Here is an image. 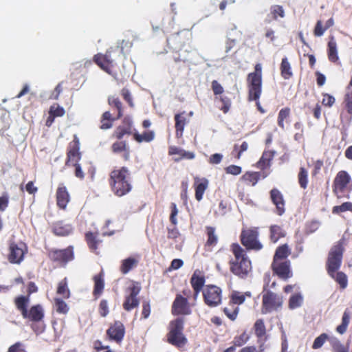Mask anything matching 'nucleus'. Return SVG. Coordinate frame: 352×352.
<instances>
[{
    "mask_svg": "<svg viewBox=\"0 0 352 352\" xmlns=\"http://www.w3.org/2000/svg\"><path fill=\"white\" fill-rule=\"evenodd\" d=\"M328 339L329 336L327 333H322L315 339L312 345V348L314 349H318L320 348Z\"/></svg>",
    "mask_w": 352,
    "mask_h": 352,
    "instance_id": "6e6d98bb",
    "label": "nucleus"
},
{
    "mask_svg": "<svg viewBox=\"0 0 352 352\" xmlns=\"http://www.w3.org/2000/svg\"><path fill=\"white\" fill-rule=\"evenodd\" d=\"M251 298L252 294L250 292H246L245 293H242L239 291H232L230 296V302L229 306L232 305H240L243 304L246 298Z\"/></svg>",
    "mask_w": 352,
    "mask_h": 352,
    "instance_id": "7c9ffc66",
    "label": "nucleus"
},
{
    "mask_svg": "<svg viewBox=\"0 0 352 352\" xmlns=\"http://www.w3.org/2000/svg\"><path fill=\"white\" fill-rule=\"evenodd\" d=\"M254 333L258 338V342L260 341L264 344L267 340V335L266 331V327L263 319H258L254 324Z\"/></svg>",
    "mask_w": 352,
    "mask_h": 352,
    "instance_id": "cd10ccee",
    "label": "nucleus"
},
{
    "mask_svg": "<svg viewBox=\"0 0 352 352\" xmlns=\"http://www.w3.org/2000/svg\"><path fill=\"white\" fill-rule=\"evenodd\" d=\"M231 250L234 258L229 261L230 271L238 278L245 279L252 272L251 261L238 243H233Z\"/></svg>",
    "mask_w": 352,
    "mask_h": 352,
    "instance_id": "20e7f679",
    "label": "nucleus"
},
{
    "mask_svg": "<svg viewBox=\"0 0 352 352\" xmlns=\"http://www.w3.org/2000/svg\"><path fill=\"white\" fill-rule=\"evenodd\" d=\"M184 318H177L169 323L168 332L166 334L167 342L178 348H183L188 342V340L184 334Z\"/></svg>",
    "mask_w": 352,
    "mask_h": 352,
    "instance_id": "0eeeda50",
    "label": "nucleus"
},
{
    "mask_svg": "<svg viewBox=\"0 0 352 352\" xmlns=\"http://www.w3.org/2000/svg\"><path fill=\"white\" fill-rule=\"evenodd\" d=\"M283 296L270 290L263 288L262 296L261 312L263 314L277 311L283 306Z\"/></svg>",
    "mask_w": 352,
    "mask_h": 352,
    "instance_id": "9d476101",
    "label": "nucleus"
},
{
    "mask_svg": "<svg viewBox=\"0 0 352 352\" xmlns=\"http://www.w3.org/2000/svg\"><path fill=\"white\" fill-rule=\"evenodd\" d=\"M124 122L126 123V126H118L113 132V137L121 140L124 135H131L132 122L129 118H125Z\"/></svg>",
    "mask_w": 352,
    "mask_h": 352,
    "instance_id": "72a5a7b5",
    "label": "nucleus"
},
{
    "mask_svg": "<svg viewBox=\"0 0 352 352\" xmlns=\"http://www.w3.org/2000/svg\"><path fill=\"white\" fill-rule=\"evenodd\" d=\"M268 172H254L248 171L245 173L241 177V179L247 184L250 186H255L261 178H265L268 176Z\"/></svg>",
    "mask_w": 352,
    "mask_h": 352,
    "instance_id": "4be33fe9",
    "label": "nucleus"
},
{
    "mask_svg": "<svg viewBox=\"0 0 352 352\" xmlns=\"http://www.w3.org/2000/svg\"><path fill=\"white\" fill-rule=\"evenodd\" d=\"M111 151L114 153H123V159L125 161L129 160L130 148L126 141H116L111 145Z\"/></svg>",
    "mask_w": 352,
    "mask_h": 352,
    "instance_id": "bb28decb",
    "label": "nucleus"
},
{
    "mask_svg": "<svg viewBox=\"0 0 352 352\" xmlns=\"http://www.w3.org/2000/svg\"><path fill=\"white\" fill-rule=\"evenodd\" d=\"M250 339V336L246 331H243L240 335L236 336L232 341L233 346H241L244 345Z\"/></svg>",
    "mask_w": 352,
    "mask_h": 352,
    "instance_id": "de8ad7c7",
    "label": "nucleus"
},
{
    "mask_svg": "<svg viewBox=\"0 0 352 352\" xmlns=\"http://www.w3.org/2000/svg\"><path fill=\"white\" fill-rule=\"evenodd\" d=\"M103 273L100 272L94 276V287L93 296L96 299L98 298L103 292L104 288V280Z\"/></svg>",
    "mask_w": 352,
    "mask_h": 352,
    "instance_id": "473e14b6",
    "label": "nucleus"
},
{
    "mask_svg": "<svg viewBox=\"0 0 352 352\" xmlns=\"http://www.w3.org/2000/svg\"><path fill=\"white\" fill-rule=\"evenodd\" d=\"M349 181V175L344 171L340 172L334 181V192L338 194V190H341L343 188H344L348 184Z\"/></svg>",
    "mask_w": 352,
    "mask_h": 352,
    "instance_id": "c9c22d12",
    "label": "nucleus"
},
{
    "mask_svg": "<svg viewBox=\"0 0 352 352\" xmlns=\"http://www.w3.org/2000/svg\"><path fill=\"white\" fill-rule=\"evenodd\" d=\"M290 254L291 249L287 244L279 245L275 250L271 264L273 274L284 280L292 278L293 276L291 262L287 259Z\"/></svg>",
    "mask_w": 352,
    "mask_h": 352,
    "instance_id": "7ed1b4c3",
    "label": "nucleus"
},
{
    "mask_svg": "<svg viewBox=\"0 0 352 352\" xmlns=\"http://www.w3.org/2000/svg\"><path fill=\"white\" fill-rule=\"evenodd\" d=\"M214 98L215 100L220 104V105L218 107L219 109L225 114L228 113L232 107L231 99L225 94H223Z\"/></svg>",
    "mask_w": 352,
    "mask_h": 352,
    "instance_id": "a19ab883",
    "label": "nucleus"
},
{
    "mask_svg": "<svg viewBox=\"0 0 352 352\" xmlns=\"http://www.w3.org/2000/svg\"><path fill=\"white\" fill-rule=\"evenodd\" d=\"M28 252L27 244L21 241L15 242L9 241L7 260L13 265H20L25 259Z\"/></svg>",
    "mask_w": 352,
    "mask_h": 352,
    "instance_id": "1a4fd4ad",
    "label": "nucleus"
},
{
    "mask_svg": "<svg viewBox=\"0 0 352 352\" xmlns=\"http://www.w3.org/2000/svg\"><path fill=\"white\" fill-rule=\"evenodd\" d=\"M71 166L74 167V175L75 176L80 180H82L85 178V174L82 170V167L78 162L72 163Z\"/></svg>",
    "mask_w": 352,
    "mask_h": 352,
    "instance_id": "0e129e2a",
    "label": "nucleus"
},
{
    "mask_svg": "<svg viewBox=\"0 0 352 352\" xmlns=\"http://www.w3.org/2000/svg\"><path fill=\"white\" fill-rule=\"evenodd\" d=\"M30 302L29 295H19L14 299L15 307L21 313L23 318L31 322L30 327L34 333L40 334L45 329L44 309L40 304L32 305L28 309Z\"/></svg>",
    "mask_w": 352,
    "mask_h": 352,
    "instance_id": "f257e3e1",
    "label": "nucleus"
},
{
    "mask_svg": "<svg viewBox=\"0 0 352 352\" xmlns=\"http://www.w3.org/2000/svg\"><path fill=\"white\" fill-rule=\"evenodd\" d=\"M155 138V133L152 130H147L144 131L142 133H139L135 131L133 133V140L138 143H149L154 140Z\"/></svg>",
    "mask_w": 352,
    "mask_h": 352,
    "instance_id": "f704fd0d",
    "label": "nucleus"
},
{
    "mask_svg": "<svg viewBox=\"0 0 352 352\" xmlns=\"http://www.w3.org/2000/svg\"><path fill=\"white\" fill-rule=\"evenodd\" d=\"M108 104L113 109L117 110L116 118L120 119L123 116V106L120 98L115 96L108 97Z\"/></svg>",
    "mask_w": 352,
    "mask_h": 352,
    "instance_id": "4c0bfd02",
    "label": "nucleus"
},
{
    "mask_svg": "<svg viewBox=\"0 0 352 352\" xmlns=\"http://www.w3.org/2000/svg\"><path fill=\"white\" fill-rule=\"evenodd\" d=\"M262 65L256 63L254 71L248 74L247 87L248 90V99L249 101H255L257 109L264 113L265 111L261 105L259 99L262 94Z\"/></svg>",
    "mask_w": 352,
    "mask_h": 352,
    "instance_id": "39448f33",
    "label": "nucleus"
},
{
    "mask_svg": "<svg viewBox=\"0 0 352 352\" xmlns=\"http://www.w3.org/2000/svg\"><path fill=\"white\" fill-rule=\"evenodd\" d=\"M248 148V144L246 142H243L240 146L235 144L234 146V151H236L237 153L235 157L237 160H239L241 158L242 153L244 151H247Z\"/></svg>",
    "mask_w": 352,
    "mask_h": 352,
    "instance_id": "e2e57ef3",
    "label": "nucleus"
},
{
    "mask_svg": "<svg viewBox=\"0 0 352 352\" xmlns=\"http://www.w3.org/2000/svg\"><path fill=\"white\" fill-rule=\"evenodd\" d=\"M55 308L57 313L60 314H67L69 308L67 303L61 298H54Z\"/></svg>",
    "mask_w": 352,
    "mask_h": 352,
    "instance_id": "a18cd8bd",
    "label": "nucleus"
},
{
    "mask_svg": "<svg viewBox=\"0 0 352 352\" xmlns=\"http://www.w3.org/2000/svg\"><path fill=\"white\" fill-rule=\"evenodd\" d=\"M48 257L51 261L56 263L60 267H65L68 262L74 258L73 246H68L67 248L52 250L48 252Z\"/></svg>",
    "mask_w": 352,
    "mask_h": 352,
    "instance_id": "f8f14e48",
    "label": "nucleus"
},
{
    "mask_svg": "<svg viewBox=\"0 0 352 352\" xmlns=\"http://www.w3.org/2000/svg\"><path fill=\"white\" fill-rule=\"evenodd\" d=\"M56 205L58 208L65 210L70 201V195L63 184H60L56 192Z\"/></svg>",
    "mask_w": 352,
    "mask_h": 352,
    "instance_id": "6ab92c4d",
    "label": "nucleus"
},
{
    "mask_svg": "<svg viewBox=\"0 0 352 352\" xmlns=\"http://www.w3.org/2000/svg\"><path fill=\"white\" fill-rule=\"evenodd\" d=\"M346 210H352V204L350 202L343 203L339 206H335L333 208V212L338 214Z\"/></svg>",
    "mask_w": 352,
    "mask_h": 352,
    "instance_id": "680f3d73",
    "label": "nucleus"
},
{
    "mask_svg": "<svg viewBox=\"0 0 352 352\" xmlns=\"http://www.w3.org/2000/svg\"><path fill=\"white\" fill-rule=\"evenodd\" d=\"M225 172L227 174L239 175L241 173L242 168L239 166L232 164L225 168Z\"/></svg>",
    "mask_w": 352,
    "mask_h": 352,
    "instance_id": "052dcab7",
    "label": "nucleus"
},
{
    "mask_svg": "<svg viewBox=\"0 0 352 352\" xmlns=\"http://www.w3.org/2000/svg\"><path fill=\"white\" fill-rule=\"evenodd\" d=\"M211 89L213 91L214 98L220 96L223 94L224 89L222 85L216 80L211 82Z\"/></svg>",
    "mask_w": 352,
    "mask_h": 352,
    "instance_id": "5fc2aeb1",
    "label": "nucleus"
},
{
    "mask_svg": "<svg viewBox=\"0 0 352 352\" xmlns=\"http://www.w3.org/2000/svg\"><path fill=\"white\" fill-rule=\"evenodd\" d=\"M205 282L206 277L203 272L199 270H195L190 279V283L193 289V299L195 300H197L199 293L203 292V289L206 286Z\"/></svg>",
    "mask_w": 352,
    "mask_h": 352,
    "instance_id": "f3484780",
    "label": "nucleus"
},
{
    "mask_svg": "<svg viewBox=\"0 0 352 352\" xmlns=\"http://www.w3.org/2000/svg\"><path fill=\"white\" fill-rule=\"evenodd\" d=\"M291 110L289 107L281 109L278 115L277 123L278 126L283 130L285 129V121L289 118Z\"/></svg>",
    "mask_w": 352,
    "mask_h": 352,
    "instance_id": "c03bdc74",
    "label": "nucleus"
},
{
    "mask_svg": "<svg viewBox=\"0 0 352 352\" xmlns=\"http://www.w3.org/2000/svg\"><path fill=\"white\" fill-rule=\"evenodd\" d=\"M303 299L300 294H295L290 296L289 299V308L294 309L301 306Z\"/></svg>",
    "mask_w": 352,
    "mask_h": 352,
    "instance_id": "49530a36",
    "label": "nucleus"
},
{
    "mask_svg": "<svg viewBox=\"0 0 352 352\" xmlns=\"http://www.w3.org/2000/svg\"><path fill=\"white\" fill-rule=\"evenodd\" d=\"M118 120L116 117H113L110 111H107L104 112L100 118V129L107 130L113 126V122Z\"/></svg>",
    "mask_w": 352,
    "mask_h": 352,
    "instance_id": "ea45409f",
    "label": "nucleus"
},
{
    "mask_svg": "<svg viewBox=\"0 0 352 352\" xmlns=\"http://www.w3.org/2000/svg\"><path fill=\"white\" fill-rule=\"evenodd\" d=\"M121 96L123 99L128 103L129 106L131 108L134 107V102L130 91L127 88H123L121 90Z\"/></svg>",
    "mask_w": 352,
    "mask_h": 352,
    "instance_id": "13d9d810",
    "label": "nucleus"
},
{
    "mask_svg": "<svg viewBox=\"0 0 352 352\" xmlns=\"http://www.w3.org/2000/svg\"><path fill=\"white\" fill-rule=\"evenodd\" d=\"M65 109L59 105H52L50 108L49 114H52L54 116L61 117L65 114Z\"/></svg>",
    "mask_w": 352,
    "mask_h": 352,
    "instance_id": "bf43d9fd",
    "label": "nucleus"
},
{
    "mask_svg": "<svg viewBox=\"0 0 352 352\" xmlns=\"http://www.w3.org/2000/svg\"><path fill=\"white\" fill-rule=\"evenodd\" d=\"M240 241L248 251L258 252L263 248L259 240V230L257 227L243 228L240 234Z\"/></svg>",
    "mask_w": 352,
    "mask_h": 352,
    "instance_id": "6e6552de",
    "label": "nucleus"
},
{
    "mask_svg": "<svg viewBox=\"0 0 352 352\" xmlns=\"http://www.w3.org/2000/svg\"><path fill=\"white\" fill-rule=\"evenodd\" d=\"M141 287L137 282H133V284L126 289L128 294L125 296L122 304L123 309L125 311H130L139 306L140 299L138 296Z\"/></svg>",
    "mask_w": 352,
    "mask_h": 352,
    "instance_id": "4468645a",
    "label": "nucleus"
},
{
    "mask_svg": "<svg viewBox=\"0 0 352 352\" xmlns=\"http://www.w3.org/2000/svg\"><path fill=\"white\" fill-rule=\"evenodd\" d=\"M270 199L272 203L276 206V213L281 216L285 212V201L283 194L277 188H273L270 192Z\"/></svg>",
    "mask_w": 352,
    "mask_h": 352,
    "instance_id": "aec40b11",
    "label": "nucleus"
},
{
    "mask_svg": "<svg viewBox=\"0 0 352 352\" xmlns=\"http://www.w3.org/2000/svg\"><path fill=\"white\" fill-rule=\"evenodd\" d=\"M81 158L80 152V142L76 135H74V140L69 144L67 153V160L65 165L70 166L72 163L78 162Z\"/></svg>",
    "mask_w": 352,
    "mask_h": 352,
    "instance_id": "a211bd4d",
    "label": "nucleus"
},
{
    "mask_svg": "<svg viewBox=\"0 0 352 352\" xmlns=\"http://www.w3.org/2000/svg\"><path fill=\"white\" fill-rule=\"evenodd\" d=\"M349 315L346 311L344 313L342 318V324L336 328V331L340 334H343L347 328L349 323Z\"/></svg>",
    "mask_w": 352,
    "mask_h": 352,
    "instance_id": "864d4df0",
    "label": "nucleus"
},
{
    "mask_svg": "<svg viewBox=\"0 0 352 352\" xmlns=\"http://www.w3.org/2000/svg\"><path fill=\"white\" fill-rule=\"evenodd\" d=\"M280 72L281 76L285 80H288L293 76L292 66L287 57H284L282 58L280 65Z\"/></svg>",
    "mask_w": 352,
    "mask_h": 352,
    "instance_id": "58836bf2",
    "label": "nucleus"
},
{
    "mask_svg": "<svg viewBox=\"0 0 352 352\" xmlns=\"http://www.w3.org/2000/svg\"><path fill=\"white\" fill-rule=\"evenodd\" d=\"M270 12L274 20H276L278 17L283 18L285 16V11L283 6L279 5H274L270 8Z\"/></svg>",
    "mask_w": 352,
    "mask_h": 352,
    "instance_id": "3c124183",
    "label": "nucleus"
},
{
    "mask_svg": "<svg viewBox=\"0 0 352 352\" xmlns=\"http://www.w3.org/2000/svg\"><path fill=\"white\" fill-rule=\"evenodd\" d=\"M206 233L207 240L205 243V248L208 250H211L218 243V235L215 232V228L212 226L206 227Z\"/></svg>",
    "mask_w": 352,
    "mask_h": 352,
    "instance_id": "c85d7f7f",
    "label": "nucleus"
},
{
    "mask_svg": "<svg viewBox=\"0 0 352 352\" xmlns=\"http://www.w3.org/2000/svg\"><path fill=\"white\" fill-rule=\"evenodd\" d=\"M270 240L272 243H276L279 239L286 236V232L284 229L278 225H272L269 228Z\"/></svg>",
    "mask_w": 352,
    "mask_h": 352,
    "instance_id": "2f4dec72",
    "label": "nucleus"
},
{
    "mask_svg": "<svg viewBox=\"0 0 352 352\" xmlns=\"http://www.w3.org/2000/svg\"><path fill=\"white\" fill-rule=\"evenodd\" d=\"M56 292L63 298L67 299L70 297V291L68 288L67 278H64L58 283Z\"/></svg>",
    "mask_w": 352,
    "mask_h": 352,
    "instance_id": "37998d69",
    "label": "nucleus"
},
{
    "mask_svg": "<svg viewBox=\"0 0 352 352\" xmlns=\"http://www.w3.org/2000/svg\"><path fill=\"white\" fill-rule=\"evenodd\" d=\"M170 210L171 212L170 214V221L175 226L172 228H168V235L167 237L168 239H175L179 236V232L178 229L175 227L177 224V216L178 214V209L177 208V205L175 203H171L170 204Z\"/></svg>",
    "mask_w": 352,
    "mask_h": 352,
    "instance_id": "412c9836",
    "label": "nucleus"
},
{
    "mask_svg": "<svg viewBox=\"0 0 352 352\" xmlns=\"http://www.w3.org/2000/svg\"><path fill=\"white\" fill-rule=\"evenodd\" d=\"M274 157V154L271 151H265L263 152L261 157L259 159V160L256 162V166L263 170L262 172L265 171V170L267 168H270L271 165V161L272 160Z\"/></svg>",
    "mask_w": 352,
    "mask_h": 352,
    "instance_id": "e433bc0d",
    "label": "nucleus"
},
{
    "mask_svg": "<svg viewBox=\"0 0 352 352\" xmlns=\"http://www.w3.org/2000/svg\"><path fill=\"white\" fill-rule=\"evenodd\" d=\"M108 183L111 192L120 197L129 194L133 188L131 172L126 166L113 168L109 173Z\"/></svg>",
    "mask_w": 352,
    "mask_h": 352,
    "instance_id": "f03ea898",
    "label": "nucleus"
},
{
    "mask_svg": "<svg viewBox=\"0 0 352 352\" xmlns=\"http://www.w3.org/2000/svg\"><path fill=\"white\" fill-rule=\"evenodd\" d=\"M168 155H177L178 157L174 158V161L178 162L182 160H192L195 157V154L192 151H187L179 147L171 146L168 148Z\"/></svg>",
    "mask_w": 352,
    "mask_h": 352,
    "instance_id": "5701e85b",
    "label": "nucleus"
},
{
    "mask_svg": "<svg viewBox=\"0 0 352 352\" xmlns=\"http://www.w3.org/2000/svg\"><path fill=\"white\" fill-rule=\"evenodd\" d=\"M139 263V260L133 256L128 257L125 259H123L121 261L120 266V272L122 274H128L131 270L137 267Z\"/></svg>",
    "mask_w": 352,
    "mask_h": 352,
    "instance_id": "c756f323",
    "label": "nucleus"
},
{
    "mask_svg": "<svg viewBox=\"0 0 352 352\" xmlns=\"http://www.w3.org/2000/svg\"><path fill=\"white\" fill-rule=\"evenodd\" d=\"M204 303L210 307H215L221 303L222 289L214 285H206L202 292Z\"/></svg>",
    "mask_w": 352,
    "mask_h": 352,
    "instance_id": "9b49d317",
    "label": "nucleus"
},
{
    "mask_svg": "<svg viewBox=\"0 0 352 352\" xmlns=\"http://www.w3.org/2000/svg\"><path fill=\"white\" fill-rule=\"evenodd\" d=\"M119 46L116 49L110 48L107 50L104 54L98 53L93 57V61L104 72L109 74H112L114 66V60L112 58L111 54L118 50Z\"/></svg>",
    "mask_w": 352,
    "mask_h": 352,
    "instance_id": "ddd939ff",
    "label": "nucleus"
},
{
    "mask_svg": "<svg viewBox=\"0 0 352 352\" xmlns=\"http://www.w3.org/2000/svg\"><path fill=\"white\" fill-rule=\"evenodd\" d=\"M208 186V180L206 178H195L194 187L195 190V199L200 201L203 199L204 194Z\"/></svg>",
    "mask_w": 352,
    "mask_h": 352,
    "instance_id": "a878e982",
    "label": "nucleus"
},
{
    "mask_svg": "<svg viewBox=\"0 0 352 352\" xmlns=\"http://www.w3.org/2000/svg\"><path fill=\"white\" fill-rule=\"evenodd\" d=\"M85 241L91 252L98 254V249L102 240L99 239L98 232H88L85 234Z\"/></svg>",
    "mask_w": 352,
    "mask_h": 352,
    "instance_id": "393cba45",
    "label": "nucleus"
},
{
    "mask_svg": "<svg viewBox=\"0 0 352 352\" xmlns=\"http://www.w3.org/2000/svg\"><path fill=\"white\" fill-rule=\"evenodd\" d=\"M52 232L56 236H67L71 232V228L69 226L63 225L62 223L58 222L54 224Z\"/></svg>",
    "mask_w": 352,
    "mask_h": 352,
    "instance_id": "79ce46f5",
    "label": "nucleus"
},
{
    "mask_svg": "<svg viewBox=\"0 0 352 352\" xmlns=\"http://www.w3.org/2000/svg\"><path fill=\"white\" fill-rule=\"evenodd\" d=\"M175 120V128L176 137L179 138L183 135L184 127L188 123L186 118V112L176 113L174 116Z\"/></svg>",
    "mask_w": 352,
    "mask_h": 352,
    "instance_id": "b1692460",
    "label": "nucleus"
},
{
    "mask_svg": "<svg viewBox=\"0 0 352 352\" xmlns=\"http://www.w3.org/2000/svg\"><path fill=\"white\" fill-rule=\"evenodd\" d=\"M327 27L323 26L321 21H318L315 26L314 33L316 36H320L323 34L324 31L326 30Z\"/></svg>",
    "mask_w": 352,
    "mask_h": 352,
    "instance_id": "774afa93",
    "label": "nucleus"
},
{
    "mask_svg": "<svg viewBox=\"0 0 352 352\" xmlns=\"http://www.w3.org/2000/svg\"><path fill=\"white\" fill-rule=\"evenodd\" d=\"M151 314V305L148 301H144L142 302V318L143 319H146L148 318Z\"/></svg>",
    "mask_w": 352,
    "mask_h": 352,
    "instance_id": "69168bd1",
    "label": "nucleus"
},
{
    "mask_svg": "<svg viewBox=\"0 0 352 352\" xmlns=\"http://www.w3.org/2000/svg\"><path fill=\"white\" fill-rule=\"evenodd\" d=\"M263 343L259 345L258 349L254 346H247L243 347L239 352H264Z\"/></svg>",
    "mask_w": 352,
    "mask_h": 352,
    "instance_id": "338daca9",
    "label": "nucleus"
},
{
    "mask_svg": "<svg viewBox=\"0 0 352 352\" xmlns=\"http://www.w3.org/2000/svg\"><path fill=\"white\" fill-rule=\"evenodd\" d=\"M7 352H28L25 344L16 342L9 346Z\"/></svg>",
    "mask_w": 352,
    "mask_h": 352,
    "instance_id": "4d7b16f0",
    "label": "nucleus"
},
{
    "mask_svg": "<svg viewBox=\"0 0 352 352\" xmlns=\"http://www.w3.org/2000/svg\"><path fill=\"white\" fill-rule=\"evenodd\" d=\"M298 179L300 187L303 189H305L307 186L308 183V173L307 170L304 167L300 168Z\"/></svg>",
    "mask_w": 352,
    "mask_h": 352,
    "instance_id": "8fccbe9b",
    "label": "nucleus"
},
{
    "mask_svg": "<svg viewBox=\"0 0 352 352\" xmlns=\"http://www.w3.org/2000/svg\"><path fill=\"white\" fill-rule=\"evenodd\" d=\"M223 313L232 321H234L238 316L239 308L234 305L226 307L223 309Z\"/></svg>",
    "mask_w": 352,
    "mask_h": 352,
    "instance_id": "09e8293b",
    "label": "nucleus"
},
{
    "mask_svg": "<svg viewBox=\"0 0 352 352\" xmlns=\"http://www.w3.org/2000/svg\"><path fill=\"white\" fill-rule=\"evenodd\" d=\"M98 313L102 318L106 317L109 314V302L107 300L102 299L98 305Z\"/></svg>",
    "mask_w": 352,
    "mask_h": 352,
    "instance_id": "603ef678",
    "label": "nucleus"
},
{
    "mask_svg": "<svg viewBox=\"0 0 352 352\" xmlns=\"http://www.w3.org/2000/svg\"><path fill=\"white\" fill-rule=\"evenodd\" d=\"M125 333V327L120 320H115L113 323L110 324L106 331L107 339L118 344L122 342Z\"/></svg>",
    "mask_w": 352,
    "mask_h": 352,
    "instance_id": "2eb2a0df",
    "label": "nucleus"
},
{
    "mask_svg": "<svg viewBox=\"0 0 352 352\" xmlns=\"http://www.w3.org/2000/svg\"><path fill=\"white\" fill-rule=\"evenodd\" d=\"M344 251L343 242L340 241L331 251V278L339 285L341 289L346 288L347 276L342 272H335L340 266Z\"/></svg>",
    "mask_w": 352,
    "mask_h": 352,
    "instance_id": "423d86ee",
    "label": "nucleus"
},
{
    "mask_svg": "<svg viewBox=\"0 0 352 352\" xmlns=\"http://www.w3.org/2000/svg\"><path fill=\"white\" fill-rule=\"evenodd\" d=\"M171 313L174 316H188L191 314V305L186 297L177 294L171 307Z\"/></svg>",
    "mask_w": 352,
    "mask_h": 352,
    "instance_id": "dca6fc26",
    "label": "nucleus"
}]
</instances>
